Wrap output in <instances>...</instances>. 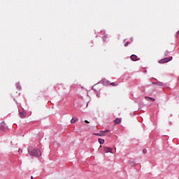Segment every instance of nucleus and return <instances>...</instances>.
<instances>
[{
  "mask_svg": "<svg viewBox=\"0 0 179 179\" xmlns=\"http://www.w3.org/2000/svg\"><path fill=\"white\" fill-rule=\"evenodd\" d=\"M28 152L31 156H34V157H40L41 156V152L38 149H33L29 148Z\"/></svg>",
  "mask_w": 179,
  "mask_h": 179,
  "instance_id": "obj_1",
  "label": "nucleus"
},
{
  "mask_svg": "<svg viewBox=\"0 0 179 179\" xmlns=\"http://www.w3.org/2000/svg\"><path fill=\"white\" fill-rule=\"evenodd\" d=\"M173 59V57H165L164 59H162L159 61V64H166L167 62H170Z\"/></svg>",
  "mask_w": 179,
  "mask_h": 179,
  "instance_id": "obj_2",
  "label": "nucleus"
},
{
  "mask_svg": "<svg viewBox=\"0 0 179 179\" xmlns=\"http://www.w3.org/2000/svg\"><path fill=\"white\" fill-rule=\"evenodd\" d=\"M109 130H105V131H99V133H96L95 134V135H96V136H106V132H109Z\"/></svg>",
  "mask_w": 179,
  "mask_h": 179,
  "instance_id": "obj_3",
  "label": "nucleus"
},
{
  "mask_svg": "<svg viewBox=\"0 0 179 179\" xmlns=\"http://www.w3.org/2000/svg\"><path fill=\"white\" fill-rule=\"evenodd\" d=\"M103 150L105 153H113V148L108 147H104Z\"/></svg>",
  "mask_w": 179,
  "mask_h": 179,
  "instance_id": "obj_4",
  "label": "nucleus"
},
{
  "mask_svg": "<svg viewBox=\"0 0 179 179\" xmlns=\"http://www.w3.org/2000/svg\"><path fill=\"white\" fill-rule=\"evenodd\" d=\"M6 129V124H5V122H2L1 123H0V131H5Z\"/></svg>",
  "mask_w": 179,
  "mask_h": 179,
  "instance_id": "obj_5",
  "label": "nucleus"
},
{
  "mask_svg": "<svg viewBox=\"0 0 179 179\" xmlns=\"http://www.w3.org/2000/svg\"><path fill=\"white\" fill-rule=\"evenodd\" d=\"M131 61H139V59L138 58V56L135 55H132L131 57Z\"/></svg>",
  "mask_w": 179,
  "mask_h": 179,
  "instance_id": "obj_6",
  "label": "nucleus"
},
{
  "mask_svg": "<svg viewBox=\"0 0 179 179\" xmlns=\"http://www.w3.org/2000/svg\"><path fill=\"white\" fill-rule=\"evenodd\" d=\"M20 114V118H24V117H26V112L24 111H22V112H19Z\"/></svg>",
  "mask_w": 179,
  "mask_h": 179,
  "instance_id": "obj_7",
  "label": "nucleus"
},
{
  "mask_svg": "<svg viewBox=\"0 0 179 179\" xmlns=\"http://www.w3.org/2000/svg\"><path fill=\"white\" fill-rule=\"evenodd\" d=\"M76 121H79V119L76 117H74L71 119V124H75L76 122Z\"/></svg>",
  "mask_w": 179,
  "mask_h": 179,
  "instance_id": "obj_8",
  "label": "nucleus"
},
{
  "mask_svg": "<svg viewBox=\"0 0 179 179\" xmlns=\"http://www.w3.org/2000/svg\"><path fill=\"white\" fill-rule=\"evenodd\" d=\"M121 118H116L114 121L115 125H117V124H121Z\"/></svg>",
  "mask_w": 179,
  "mask_h": 179,
  "instance_id": "obj_9",
  "label": "nucleus"
},
{
  "mask_svg": "<svg viewBox=\"0 0 179 179\" xmlns=\"http://www.w3.org/2000/svg\"><path fill=\"white\" fill-rule=\"evenodd\" d=\"M98 142H99L101 145H103V143H104V139H103V138H99V139H98Z\"/></svg>",
  "mask_w": 179,
  "mask_h": 179,
  "instance_id": "obj_10",
  "label": "nucleus"
},
{
  "mask_svg": "<svg viewBox=\"0 0 179 179\" xmlns=\"http://www.w3.org/2000/svg\"><path fill=\"white\" fill-rule=\"evenodd\" d=\"M155 85H157L158 86H163V83L162 82L155 83Z\"/></svg>",
  "mask_w": 179,
  "mask_h": 179,
  "instance_id": "obj_11",
  "label": "nucleus"
},
{
  "mask_svg": "<svg viewBox=\"0 0 179 179\" xmlns=\"http://www.w3.org/2000/svg\"><path fill=\"white\" fill-rule=\"evenodd\" d=\"M110 86H118V84H115V83H110Z\"/></svg>",
  "mask_w": 179,
  "mask_h": 179,
  "instance_id": "obj_12",
  "label": "nucleus"
},
{
  "mask_svg": "<svg viewBox=\"0 0 179 179\" xmlns=\"http://www.w3.org/2000/svg\"><path fill=\"white\" fill-rule=\"evenodd\" d=\"M145 99H149L150 100H151V101H155V99L154 98H150V97H146L145 96Z\"/></svg>",
  "mask_w": 179,
  "mask_h": 179,
  "instance_id": "obj_13",
  "label": "nucleus"
},
{
  "mask_svg": "<svg viewBox=\"0 0 179 179\" xmlns=\"http://www.w3.org/2000/svg\"><path fill=\"white\" fill-rule=\"evenodd\" d=\"M164 55H165V56L169 55V51H166V52H164Z\"/></svg>",
  "mask_w": 179,
  "mask_h": 179,
  "instance_id": "obj_14",
  "label": "nucleus"
},
{
  "mask_svg": "<svg viewBox=\"0 0 179 179\" xmlns=\"http://www.w3.org/2000/svg\"><path fill=\"white\" fill-rule=\"evenodd\" d=\"M103 83H110V81H108V80H103Z\"/></svg>",
  "mask_w": 179,
  "mask_h": 179,
  "instance_id": "obj_15",
  "label": "nucleus"
},
{
  "mask_svg": "<svg viewBox=\"0 0 179 179\" xmlns=\"http://www.w3.org/2000/svg\"><path fill=\"white\" fill-rule=\"evenodd\" d=\"M143 153H148V150H146V149H144V150H143Z\"/></svg>",
  "mask_w": 179,
  "mask_h": 179,
  "instance_id": "obj_16",
  "label": "nucleus"
},
{
  "mask_svg": "<svg viewBox=\"0 0 179 179\" xmlns=\"http://www.w3.org/2000/svg\"><path fill=\"white\" fill-rule=\"evenodd\" d=\"M128 44H129L128 42L125 43H124V47H127V46L128 45Z\"/></svg>",
  "mask_w": 179,
  "mask_h": 179,
  "instance_id": "obj_17",
  "label": "nucleus"
},
{
  "mask_svg": "<svg viewBox=\"0 0 179 179\" xmlns=\"http://www.w3.org/2000/svg\"><path fill=\"white\" fill-rule=\"evenodd\" d=\"M85 122L86 124H89V123H90L89 121H87V120H85Z\"/></svg>",
  "mask_w": 179,
  "mask_h": 179,
  "instance_id": "obj_18",
  "label": "nucleus"
},
{
  "mask_svg": "<svg viewBox=\"0 0 179 179\" xmlns=\"http://www.w3.org/2000/svg\"><path fill=\"white\" fill-rule=\"evenodd\" d=\"M18 152H20V149L18 150Z\"/></svg>",
  "mask_w": 179,
  "mask_h": 179,
  "instance_id": "obj_19",
  "label": "nucleus"
},
{
  "mask_svg": "<svg viewBox=\"0 0 179 179\" xmlns=\"http://www.w3.org/2000/svg\"><path fill=\"white\" fill-rule=\"evenodd\" d=\"M31 179H33V176L31 177Z\"/></svg>",
  "mask_w": 179,
  "mask_h": 179,
  "instance_id": "obj_20",
  "label": "nucleus"
},
{
  "mask_svg": "<svg viewBox=\"0 0 179 179\" xmlns=\"http://www.w3.org/2000/svg\"><path fill=\"white\" fill-rule=\"evenodd\" d=\"M20 152H22V150H20Z\"/></svg>",
  "mask_w": 179,
  "mask_h": 179,
  "instance_id": "obj_21",
  "label": "nucleus"
},
{
  "mask_svg": "<svg viewBox=\"0 0 179 179\" xmlns=\"http://www.w3.org/2000/svg\"><path fill=\"white\" fill-rule=\"evenodd\" d=\"M20 152H22V150H20Z\"/></svg>",
  "mask_w": 179,
  "mask_h": 179,
  "instance_id": "obj_22",
  "label": "nucleus"
}]
</instances>
